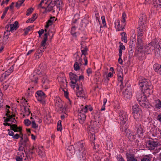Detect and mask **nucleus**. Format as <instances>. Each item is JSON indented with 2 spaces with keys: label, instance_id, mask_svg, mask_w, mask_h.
<instances>
[{
  "label": "nucleus",
  "instance_id": "nucleus-1",
  "mask_svg": "<svg viewBox=\"0 0 161 161\" xmlns=\"http://www.w3.org/2000/svg\"><path fill=\"white\" fill-rule=\"evenodd\" d=\"M147 26L146 25H139L137 29V39L136 46L138 50L140 51L143 48L142 39L146 34Z\"/></svg>",
  "mask_w": 161,
  "mask_h": 161
},
{
  "label": "nucleus",
  "instance_id": "nucleus-7",
  "mask_svg": "<svg viewBox=\"0 0 161 161\" xmlns=\"http://www.w3.org/2000/svg\"><path fill=\"white\" fill-rule=\"evenodd\" d=\"M132 110L133 116L135 119L137 120L141 118L142 115V110L138 105H135L133 106Z\"/></svg>",
  "mask_w": 161,
  "mask_h": 161
},
{
  "label": "nucleus",
  "instance_id": "nucleus-33",
  "mask_svg": "<svg viewBox=\"0 0 161 161\" xmlns=\"http://www.w3.org/2000/svg\"><path fill=\"white\" fill-rule=\"evenodd\" d=\"M126 156L128 161H137V160L130 153H127Z\"/></svg>",
  "mask_w": 161,
  "mask_h": 161
},
{
  "label": "nucleus",
  "instance_id": "nucleus-18",
  "mask_svg": "<svg viewBox=\"0 0 161 161\" xmlns=\"http://www.w3.org/2000/svg\"><path fill=\"white\" fill-rule=\"evenodd\" d=\"M157 142L153 141H149L147 142V145L150 150H153L158 145Z\"/></svg>",
  "mask_w": 161,
  "mask_h": 161
},
{
  "label": "nucleus",
  "instance_id": "nucleus-62",
  "mask_svg": "<svg viewBox=\"0 0 161 161\" xmlns=\"http://www.w3.org/2000/svg\"><path fill=\"white\" fill-rule=\"evenodd\" d=\"M141 161H150V160L148 157H145L142 159Z\"/></svg>",
  "mask_w": 161,
  "mask_h": 161
},
{
  "label": "nucleus",
  "instance_id": "nucleus-27",
  "mask_svg": "<svg viewBox=\"0 0 161 161\" xmlns=\"http://www.w3.org/2000/svg\"><path fill=\"white\" fill-rule=\"evenodd\" d=\"M153 68L155 72L161 75V64H156L154 65Z\"/></svg>",
  "mask_w": 161,
  "mask_h": 161
},
{
  "label": "nucleus",
  "instance_id": "nucleus-30",
  "mask_svg": "<svg viewBox=\"0 0 161 161\" xmlns=\"http://www.w3.org/2000/svg\"><path fill=\"white\" fill-rule=\"evenodd\" d=\"M155 107L156 108L161 109V101L159 99L155 101Z\"/></svg>",
  "mask_w": 161,
  "mask_h": 161
},
{
  "label": "nucleus",
  "instance_id": "nucleus-6",
  "mask_svg": "<svg viewBox=\"0 0 161 161\" xmlns=\"http://www.w3.org/2000/svg\"><path fill=\"white\" fill-rule=\"evenodd\" d=\"M143 92V94H137L136 95V98L141 106L143 107H147L146 106L147 97H149L150 94H148L147 95L146 94L147 92Z\"/></svg>",
  "mask_w": 161,
  "mask_h": 161
},
{
  "label": "nucleus",
  "instance_id": "nucleus-12",
  "mask_svg": "<svg viewBox=\"0 0 161 161\" xmlns=\"http://www.w3.org/2000/svg\"><path fill=\"white\" fill-rule=\"evenodd\" d=\"M99 122L97 121L91 122L90 125L88 128V131L89 133H91V132H97V130L99 127Z\"/></svg>",
  "mask_w": 161,
  "mask_h": 161
},
{
  "label": "nucleus",
  "instance_id": "nucleus-58",
  "mask_svg": "<svg viewBox=\"0 0 161 161\" xmlns=\"http://www.w3.org/2000/svg\"><path fill=\"white\" fill-rule=\"evenodd\" d=\"M94 161H101L100 157L97 155H95L93 158Z\"/></svg>",
  "mask_w": 161,
  "mask_h": 161
},
{
  "label": "nucleus",
  "instance_id": "nucleus-20",
  "mask_svg": "<svg viewBox=\"0 0 161 161\" xmlns=\"http://www.w3.org/2000/svg\"><path fill=\"white\" fill-rule=\"evenodd\" d=\"M147 23V20L146 15L144 14H142L140 18L139 25H146Z\"/></svg>",
  "mask_w": 161,
  "mask_h": 161
},
{
  "label": "nucleus",
  "instance_id": "nucleus-13",
  "mask_svg": "<svg viewBox=\"0 0 161 161\" xmlns=\"http://www.w3.org/2000/svg\"><path fill=\"white\" fill-rule=\"evenodd\" d=\"M72 86L73 89L76 88V95L78 97H84L85 94L83 88L82 87H80L79 85H75V86Z\"/></svg>",
  "mask_w": 161,
  "mask_h": 161
},
{
  "label": "nucleus",
  "instance_id": "nucleus-10",
  "mask_svg": "<svg viewBox=\"0 0 161 161\" xmlns=\"http://www.w3.org/2000/svg\"><path fill=\"white\" fill-rule=\"evenodd\" d=\"M36 95L38 100L43 105L45 104V98L46 97L45 94L42 91H37Z\"/></svg>",
  "mask_w": 161,
  "mask_h": 161
},
{
  "label": "nucleus",
  "instance_id": "nucleus-8",
  "mask_svg": "<svg viewBox=\"0 0 161 161\" xmlns=\"http://www.w3.org/2000/svg\"><path fill=\"white\" fill-rule=\"evenodd\" d=\"M120 122L121 125H126L128 123V119L126 113L123 110L120 111L119 114Z\"/></svg>",
  "mask_w": 161,
  "mask_h": 161
},
{
  "label": "nucleus",
  "instance_id": "nucleus-14",
  "mask_svg": "<svg viewBox=\"0 0 161 161\" xmlns=\"http://www.w3.org/2000/svg\"><path fill=\"white\" fill-rule=\"evenodd\" d=\"M36 152L38 155L42 158H44L46 157L44 149L42 146H38L36 148Z\"/></svg>",
  "mask_w": 161,
  "mask_h": 161
},
{
  "label": "nucleus",
  "instance_id": "nucleus-47",
  "mask_svg": "<svg viewBox=\"0 0 161 161\" xmlns=\"http://www.w3.org/2000/svg\"><path fill=\"white\" fill-rule=\"evenodd\" d=\"M42 67V65L40 64L39 65V66L38 67V69H37V72H36V73L37 74V75H39L40 73H41L43 70V69L41 68V67Z\"/></svg>",
  "mask_w": 161,
  "mask_h": 161
},
{
  "label": "nucleus",
  "instance_id": "nucleus-53",
  "mask_svg": "<svg viewBox=\"0 0 161 161\" xmlns=\"http://www.w3.org/2000/svg\"><path fill=\"white\" fill-rule=\"evenodd\" d=\"M21 130H20L21 131ZM20 133V135L18 134H16L15 135H14L13 136V138L15 139H18L19 137H22V136H20V135H21V131H19Z\"/></svg>",
  "mask_w": 161,
  "mask_h": 161
},
{
  "label": "nucleus",
  "instance_id": "nucleus-15",
  "mask_svg": "<svg viewBox=\"0 0 161 161\" xmlns=\"http://www.w3.org/2000/svg\"><path fill=\"white\" fill-rule=\"evenodd\" d=\"M54 101L55 106L60 108V110H63L64 108H63V107L64 103L60 98L58 97H56L54 99Z\"/></svg>",
  "mask_w": 161,
  "mask_h": 161
},
{
  "label": "nucleus",
  "instance_id": "nucleus-45",
  "mask_svg": "<svg viewBox=\"0 0 161 161\" xmlns=\"http://www.w3.org/2000/svg\"><path fill=\"white\" fill-rule=\"evenodd\" d=\"M34 27V25L29 26L24 30L25 35H26L28 33L29 31L31 30Z\"/></svg>",
  "mask_w": 161,
  "mask_h": 161
},
{
  "label": "nucleus",
  "instance_id": "nucleus-36",
  "mask_svg": "<svg viewBox=\"0 0 161 161\" xmlns=\"http://www.w3.org/2000/svg\"><path fill=\"white\" fill-rule=\"evenodd\" d=\"M24 156V154L23 153H20L18 154V156L16 157V161H22V157Z\"/></svg>",
  "mask_w": 161,
  "mask_h": 161
},
{
  "label": "nucleus",
  "instance_id": "nucleus-43",
  "mask_svg": "<svg viewBox=\"0 0 161 161\" xmlns=\"http://www.w3.org/2000/svg\"><path fill=\"white\" fill-rule=\"evenodd\" d=\"M25 1V0H19L16 3L15 7L17 8H19L23 3Z\"/></svg>",
  "mask_w": 161,
  "mask_h": 161
},
{
  "label": "nucleus",
  "instance_id": "nucleus-52",
  "mask_svg": "<svg viewBox=\"0 0 161 161\" xmlns=\"http://www.w3.org/2000/svg\"><path fill=\"white\" fill-rule=\"evenodd\" d=\"M114 24L115 28H118L119 30L121 29V28L118 27V25H119V19H117L115 20Z\"/></svg>",
  "mask_w": 161,
  "mask_h": 161
},
{
  "label": "nucleus",
  "instance_id": "nucleus-39",
  "mask_svg": "<svg viewBox=\"0 0 161 161\" xmlns=\"http://www.w3.org/2000/svg\"><path fill=\"white\" fill-rule=\"evenodd\" d=\"M96 132H91V133H90L91 134L90 135V140L92 141V143L94 144V142H93V141H94L95 139V136H94V133H95Z\"/></svg>",
  "mask_w": 161,
  "mask_h": 161
},
{
  "label": "nucleus",
  "instance_id": "nucleus-44",
  "mask_svg": "<svg viewBox=\"0 0 161 161\" xmlns=\"http://www.w3.org/2000/svg\"><path fill=\"white\" fill-rule=\"evenodd\" d=\"M75 60L76 62H78L80 63H81L82 62V59L78 55L77 53H75Z\"/></svg>",
  "mask_w": 161,
  "mask_h": 161
},
{
  "label": "nucleus",
  "instance_id": "nucleus-49",
  "mask_svg": "<svg viewBox=\"0 0 161 161\" xmlns=\"http://www.w3.org/2000/svg\"><path fill=\"white\" fill-rule=\"evenodd\" d=\"M9 9V7H8L5 8V10L4 11L3 15H2L1 18L2 19H3L4 18L6 13H7V11Z\"/></svg>",
  "mask_w": 161,
  "mask_h": 161
},
{
  "label": "nucleus",
  "instance_id": "nucleus-37",
  "mask_svg": "<svg viewBox=\"0 0 161 161\" xmlns=\"http://www.w3.org/2000/svg\"><path fill=\"white\" fill-rule=\"evenodd\" d=\"M60 111H61L62 112V114L61 116V118L62 119H63L65 118L67 116V114L65 112L66 109L64 108V107L63 109V110H61Z\"/></svg>",
  "mask_w": 161,
  "mask_h": 161
},
{
  "label": "nucleus",
  "instance_id": "nucleus-50",
  "mask_svg": "<svg viewBox=\"0 0 161 161\" xmlns=\"http://www.w3.org/2000/svg\"><path fill=\"white\" fill-rule=\"evenodd\" d=\"M74 67L75 70H77L80 69V67L77 62H76L74 65Z\"/></svg>",
  "mask_w": 161,
  "mask_h": 161
},
{
  "label": "nucleus",
  "instance_id": "nucleus-11",
  "mask_svg": "<svg viewBox=\"0 0 161 161\" xmlns=\"http://www.w3.org/2000/svg\"><path fill=\"white\" fill-rule=\"evenodd\" d=\"M69 75L70 79L71 80L70 85L71 87L72 88L73 86H75V85H79L77 82H78V77L72 72L69 73Z\"/></svg>",
  "mask_w": 161,
  "mask_h": 161
},
{
  "label": "nucleus",
  "instance_id": "nucleus-51",
  "mask_svg": "<svg viewBox=\"0 0 161 161\" xmlns=\"http://www.w3.org/2000/svg\"><path fill=\"white\" fill-rule=\"evenodd\" d=\"M53 23L49 20L47 22V24L45 26L46 29H45V31L46 32H47V29L49 27V26L52 25Z\"/></svg>",
  "mask_w": 161,
  "mask_h": 161
},
{
  "label": "nucleus",
  "instance_id": "nucleus-64",
  "mask_svg": "<svg viewBox=\"0 0 161 161\" xmlns=\"http://www.w3.org/2000/svg\"><path fill=\"white\" fill-rule=\"evenodd\" d=\"M117 159L118 161H125L122 156L121 155H119V156Z\"/></svg>",
  "mask_w": 161,
  "mask_h": 161
},
{
  "label": "nucleus",
  "instance_id": "nucleus-32",
  "mask_svg": "<svg viewBox=\"0 0 161 161\" xmlns=\"http://www.w3.org/2000/svg\"><path fill=\"white\" fill-rule=\"evenodd\" d=\"M10 113V112L9 111V110H8L7 111V113L6 114V115H7L8 118L7 119H5L4 121L5 122H7L9 121H10L12 120V118L13 117H14L15 115H10L8 114V113Z\"/></svg>",
  "mask_w": 161,
  "mask_h": 161
},
{
  "label": "nucleus",
  "instance_id": "nucleus-54",
  "mask_svg": "<svg viewBox=\"0 0 161 161\" xmlns=\"http://www.w3.org/2000/svg\"><path fill=\"white\" fill-rule=\"evenodd\" d=\"M79 19V15L78 14H75L74 17L72 22H74L75 20H77Z\"/></svg>",
  "mask_w": 161,
  "mask_h": 161
},
{
  "label": "nucleus",
  "instance_id": "nucleus-17",
  "mask_svg": "<svg viewBox=\"0 0 161 161\" xmlns=\"http://www.w3.org/2000/svg\"><path fill=\"white\" fill-rule=\"evenodd\" d=\"M123 94L125 98L128 99L130 98L132 96V91L131 88L130 87H127L123 92Z\"/></svg>",
  "mask_w": 161,
  "mask_h": 161
},
{
  "label": "nucleus",
  "instance_id": "nucleus-55",
  "mask_svg": "<svg viewBox=\"0 0 161 161\" xmlns=\"http://www.w3.org/2000/svg\"><path fill=\"white\" fill-rule=\"evenodd\" d=\"M33 9H34L33 8H31L28 9L27 11L26 15L27 16H28L31 14V13L32 12Z\"/></svg>",
  "mask_w": 161,
  "mask_h": 161
},
{
  "label": "nucleus",
  "instance_id": "nucleus-31",
  "mask_svg": "<svg viewBox=\"0 0 161 161\" xmlns=\"http://www.w3.org/2000/svg\"><path fill=\"white\" fill-rule=\"evenodd\" d=\"M23 107L24 108L23 116H25L29 115L30 113V111H29L28 107L27 106H24Z\"/></svg>",
  "mask_w": 161,
  "mask_h": 161
},
{
  "label": "nucleus",
  "instance_id": "nucleus-60",
  "mask_svg": "<svg viewBox=\"0 0 161 161\" xmlns=\"http://www.w3.org/2000/svg\"><path fill=\"white\" fill-rule=\"evenodd\" d=\"M124 26L125 25H124V24L123 23L122 25H120L119 24V25H118V27H119L120 28H121V29L119 30V29L118 28H116V29L117 31H120L123 30V29L124 28V27L125 26Z\"/></svg>",
  "mask_w": 161,
  "mask_h": 161
},
{
  "label": "nucleus",
  "instance_id": "nucleus-38",
  "mask_svg": "<svg viewBox=\"0 0 161 161\" xmlns=\"http://www.w3.org/2000/svg\"><path fill=\"white\" fill-rule=\"evenodd\" d=\"M76 27L75 26H73L71 28V33L74 37H76L77 33L75 32Z\"/></svg>",
  "mask_w": 161,
  "mask_h": 161
},
{
  "label": "nucleus",
  "instance_id": "nucleus-16",
  "mask_svg": "<svg viewBox=\"0 0 161 161\" xmlns=\"http://www.w3.org/2000/svg\"><path fill=\"white\" fill-rule=\"evenodd\" d=\"M3 125L5 126L7 125L10 126L11 129L13 130L14 132L20 131V130H22L21 127H18L17 126V125L15 124L11 125L10 124L8 123H4L3 124Z\"/></svg>",
  "mask_w": 161,
  "mask_h": 161
},
{
  "label": "nucleus",
  "instance_id": "nucleus-56",
  "mask_svg": "<svg viewBox=\"0 0 161 161\" xmlns=\"http://www.w3.org/2000/svg\"><path fill=\"white\" fill-rule=\"evenodd\" d=\"M101 19L102 20V23L103 25V26H106V23L105 20V17L104 16H103L101 17Z\"/></svg>",
  "mask_w": 161,
  "mask_h": 161
},
{
  "label": "nucleus",
  "instance_id": "nucleus-25",
  "mask_svg": "<svg viewBox=\"0 0 161 161\" xmlns=\"http://www.w3.org/2000/svg\"><path fill=\"white\" fill-rule=\"evenodd\" d=\"M136 127L137 129V132L139 134H142L143 132V127L140 124L138 123L136 124Z\"/></svg>",
  "mask_w": 161,
  "mask_h": 161
},
{
  "label": "nucleus",
  "instance_id": "nucleus-63",
  "mask_svg": "<svg viewBox=\"0 0 161 161\" xmlns=\"http://www.w3.org/2000/svg\"><path fill=\"white\" fill-rule=\"evenodd\" d=\"M157 6L161 8V0H158L157 2Z\"/></svg>",
  "mask_w": 161,
  "mask_h": 161
},
{
  "label": "nucleus",
  "instance_id": "nucleus-42",
  "mask_svg": "<svg viewBox=\"0 0 161 161\" xmlns=\"http://www.w3.org/2000/svg\"><path fill=\"white\" fill-rule=\"evenodd\" d=\"M81 49L82 55H84V57L86 56V55L87 54V48H86L83 47H81Z\"/></svg>",
  "mask_w": 161,
  "mask_h": 161
},
{
  "label": "nucleus",
  "instance_id": "nucleus-4",
  "mask_svg": "<svg viewBox=\"0 0 161 161\" xmlns=\"http://www.w3.org/2000/svg\"><path fill=\"white\" fill-rule=\"evenodd\" d=\"M148 47L154 50L155 55L157 57L161 56V48L158 41L156 39L153 40L149 43Z\"/></svg>",
  "mask_w": 161,
  "mask_h": 161
},
{
  "label": "nucleus",
  "instance_id": "nucleus-9",
  "mask_svg": "<svg viewBox=\"0 0 161 161\" xmlns=\"http://www.w3.org/2000/svg\"><path fill=\"white\" fill-rule=\"evenodd\" d=\"M41 7L42 8H45V11L46 12H51L52 13L58 12L59 11L58 10V7H56L53 1L51 2L47 8H45L44 7Z\"/></svg>",
  "mask_w": 161,
  "mask_h": 161
},
{
  "label": "nucleus",
  "instance_id": "nucleus-40",
  "mask_svg": "<svg viewBox=\"0 0 161 161\" xmlns=\"http://www.w3.org/2000/svg\"><path fill=\"white\" fill-rule=\"evenodd\" d=\"M121 35L122 36V41L124 42L125 43H126L127 42L126 33L124 32L122 33Z\"/></svg>",
  "mask_w": 161,
  "mask_h": 161
},
{
  "label": "nucleus",
  "instance_id": "nucleus-3",
  "mask_svg": "<svg viewBox=\"0 0 161 161\" xmlns=\"http://www.w3.org/2000/svg\"><path fill=\"white\" fill-rule=\"evenodd\" d=\"M50 35L49 31L46 33L44 34V36L42 41L41 45L37 51V53L35 54L34 57L35 59H38L42 56V53L44 51L46 48V43L47 40V36L48 35Z\"/></svg>",
  "mask_w": 161,
  "mask_h": 161
},
{
  "label": "nucleus",
  "instance_id": "nucleus-61",
  "mask_svg": "<svg viewBox=\"0 0 161 161\" xmlns=\"http://www.w3.org/2000/svg\"><path fill=\"white\" fill-rule=\"evenodd\" d=\"M10 27V25H7L5 26V29L6 30V31L4 32V35L6 34L7 33H8V32H9V30H8V29Z\"/></svg>",
  "mask_w": 161,
  "mask_h": 161
},
{
  "label": "nucleus",
  "instance_id": "nucleus-5",
  "mask_svg": "<svg viewBox=\"0 0 161 161\" xmlns=\"http://www.w3.org/2000/svg\"><path fill=\"white\" fill-rule=\"evenodd\" d=\"M75 148L76 150H78L79 151L78 153V158L80 160H81V156H82V160H83L85 158V150L84 147V144L82 141L80 142L76 143L75 145Z\"/></svg>",
  "mask_w": 161,
  "mask_h": 161
},
{
  "label": "nucleus",
  "instance_id": "nucleus-57",
  "mask_svg": "<svg viewBox=\"0 0 161 161\" xmlns=\"http://www.w3.org/2000/svg\"><path fill=\"white\" fill-rule=\"evenodd\" d=\"M107 100L106 99H104L103 100V104L102 106V107L101 110L102 111L104 110L105 109V105L107 102Z\"/></svg>",
  "mask_w": 161,
  "mask_h": 161
},
{
  "label": "nucleus",
  "instance_id": "nucleus-23",
  "mask_svg": "<svg viewBox=\"0 0 161 161\" xmlns=\"http://www.w3.org/2000/svg\"><path fill=\"white\" fill-rule=\"evenodd\" d=\"M21 140L20 141L21 144L22 146L24 147H26L28 144V139L26 137L24 138V139L23 138V136L20 137Z\"/></svg>",
  "mask_w": 161,
  "mask_h": 161
},
{
  "label": "nucleus",
  "instance_id": "nucleus-48",
  "mask_svg": "<svg viewBox=\"0 0 161 161\" xmlns=\"http://www.w3.org/2000/svg\"><path fill=\"white\" fill-rule=\"evenodd\" d=\"M126 18V15L125 13H123L122 14V19L121 20V22L123 23L124 25H125V18Z\"/></svg>",
  "mask_w": 161,
  "mask_h": 161
},
{
  "label": "nucleus",
  "instance_id": "nucleus-21",
  "mask_svg": "<svg viewBox=\"0 0 161 161\" xmlns=\"http://www.w3.org/2000/svg\"><path fill=\"white\" fill-rule=\"evenodd\" d=\"M18 24V22L17 21H15L14 24H10L9 31L11 32H14L19 27Z\"/></svg>",
  "mask_w": 161,
  "mask_h": 161
},
{
  "label": "nucleus",
  "instance_id": "nucleus-29",
  "mask_svg": "<svg viewBox=\"0 0 161 161\" xmlns=\"http://www.w3.org/2000/svg\"><path fill=\"white\" fill-rule=\"evenodd\" d=\"M38 75H31L30 77V79L32 82L35 83H37Z\"/></svg>",
  "mask_w": 161,
  "mask_h": 161
},
{
  "label": "nucleus",
  "instance_id": "nucleus-46",
  "mask_svg": "<svg viewBox=\"0 0 161 161\" xmlns=\"http://www.w3.org/2000/svg\"><path fill=\"white\" fill-rule=\"evenodd\" d=\"M13 66L14 65L10 67L5 72L6 75H9L10 74L13 72L14 69Z\"/></svg>",
  "mask_w": 161,
  "mask_h": 161
},
{
  "label": "nucleus",
  "instance_id": "nucleus-22",
  "mask_svg": "<svg viewBox=\"0 0 161 161\" xmlns=\"http://www.w3.org/2000/svg\"><path fill=\"white\" fill-rule=\"evenodd\" d=\"M118 80L119 81V84L120 85V88L121 90H122L123 88V75L121 71H120L119 72L118 74Z\"/></svg>",
  "mask_w": 161,
  "mask_h": 161
},
{
  "label": "nucleus",
  "instance_id": "nucleus-41",
  "mask_svg": "<svg viewBox=\"0 0 161 161\" xmlns=\"http://www.w3.org/2000/svg\"><path fill=\"white\" fill-rule=\"evenodd\" d=\"M31 119H32L31 124L32 128L36 129L37 128H38V125L36 123L35 120L33 119L32 117H31Z\"/></svg>",
  "mask_w": 161,
  "mask_h": 161
},
{
  "label": "nucleus",
  "instance_id": "nucleus-35",
  "mask_svg": "<svg viewBox=\"0 0 161 161\" xmlns=\"http://www.w3.org/2000/svg\"><path fill=\"white\" fill-rule=\"evenodd\" d=\"M37 18L36 14H33L32 17L31 18L28 19L26 21V23H28L29 22L32 23Z\"/></svg>",
  "mask_w": 161,
  "mask_h": 161
},
{
  "label": "nucleus",
  "instance_id": "nucleus-19",
  "mask_svg": "<svg viewBox=\"0 0 161 161\" xmlns=\"http://www.w3.org/2000/svg\"><path fill=\"white\" fill-rule=\"evenodd\" d=\"M75 152V149L74 147L72 146H69L68 148H67L66 150V153L67 156L69 158H71L74 153Z\"/></svg>",
  "mask_w": 161,
  "mask_h": 161
},
{
  "label": "nucleus",
  "instance_id": "nucleus-28",
  "mask_svg": "<svg viewBox=\"0 0 161 161\" xmlns=\"http://www.w3.org/2000/svg\"><path fill=\"white\" fill-rule=\"evenodd\" d=\"M86 118V116L85 114H79V123L82 124H83L85 121Z\"/></svg>",
  "mask_w": 161,
  "mask_h": 161
},
{
  "label": "nucleus",
  "instance_id": "nucleus-24",
  "mask_svg": "<svg viewBox=\"0 0 161 161\" xmlns=\"http://www.w3.org/2000/svg\"><path fill=\"white\" fill-rule=\"evenodd\" d=\"M53 2L55 5L58 7V10H60L62 7L63 5V2L62 0H54Z\"/></svg>",
  "mask_w": 161,
  "mask_h": 161
},
{
  "label": "nucleus",
  "instance_id": "nucleus-59",
  "mask_svg": "<svg viewBox=\"0 0 161 161\" xmlns=\"http://www.w3.org/2000/svg\"><path fill=\"white\" fill-rule=\"evenodd\" d=\"M24 123L26 125L29 126L31 122L28 119H26L24 120Z\"/></svg>",
  "mask_w": 161,
  "mask_h": 161
},
{
  "label": "nucleus",
  "instance_id": "nucleus-26",
  "mask_svg": "<svg viewBox=\"0 0 161 161\" xmlns=\"http://www.w3.org/2000/svg\"><path fill=\"white\" fill-rule=\"evenodd\" d=\"M87 105H86L84 106L83 105H81L78 110V111L79 112V114H84L87 112Z\"/></svg>",
  "mask_w": 161,
  "mask_h": 161
},
{
  "label": "nucleus",
  "instance_id": "nucleus-34",
  "mask_svg": "<svg viewBox=\"0 0 161 161\" xmlns=\"http://www.w3.org/2000/svg\"><path fill=\"white\" fill-rule=\"evenodd\" d=\"M42 83L43 84H48L49 81L47 78V76L46 75H44L42 76Z\"/></svg>",
  "mask_w": 161,
  "mask_h": 161
},
{
  "label": "nucleus",
  "instance_id": "nucleus-2",
  "mask_svg": "<svg viewBox=\"0 0 161 161\" xmlns=\"http://www.w3.org/2000/svg\"><path fill=\"white\" fill-rule=\"evenodd\" d=\"M139 86L143 92H147L146 94H150L152 92L151 90V83L142 76L138 78Z\"/></svg>",
  "mask_w": 161,
  "mask_h": 161
}]
</instances>
